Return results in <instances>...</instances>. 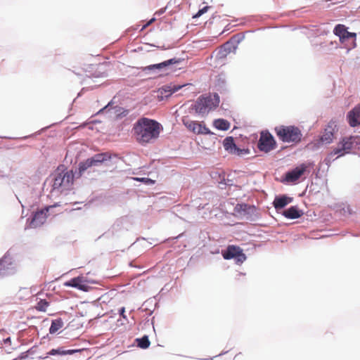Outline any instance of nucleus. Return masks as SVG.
<instances>
[{"label": "nucleus", "mask_w": 360, "mask_h": 360, "mask_svg": "<svg viewBox=\"0 0 360 360\" xmlns=\"http://www.w3.org/2000/svg\"><path fill=\"white\" fill-rule=\"evenodd\" d=\"M162 130V125L147 117L139 119L133 127L134 136L138 143L146 145L156 140Z\"/></svg>", "instance_id": "obj_1"}, {"label": "nucleus", "mask_w": 360, "mask_h": 360, "mask_svg": "<svg viewBox=\"0 0 360 360\" xmlns=\"http://www.w3.org/2000/svg\"><path fill=\"white\" fill-rule=\"evenodd\" d=\"M360 146V136L342 137L337 146L328 154L325 161L330 164L332 161L346 154L353 153Z\"/></svg>", "instance_id": "obj_2"}, {"label": "nucleus", "mask_w": 360, "mask_h": 360, "mask_svg": "<svg viewBox=\"0 0 360 360\" xmlns=\"http://www.w3.org/2000/svg\"><path fill=\"white\" fill-rule=\"evenodd\" d=\"M219 96L217 94L212 96H200L197 98L192 108L197 114L204 116L214 110L219 105Z\"/></svg>", "instance_id": "obj_3"}, {"label": "nucleus", "mask_w": 360, "mask_h": 360, "mask_svg": "<svg viewBox=\"0 0 360 360\" xmlns=\"http://www.w3.org/2000/svg\"><path fill=\"white\" fill-rule=\"evenodd\" d=\"M278 138L283 142L298 143L301 141L302 134L300 129L295 126H278L275 127Z\"/></svg>", "instance_id": "obj_4"}, {"label": "nucleus", "mask_w": 360, "mask_h": 360, "mask_svg": "<svg viewBox=\"0 0 360 360\" xmlns=\"http://www.w3.org/2000/svg\"><path fill=\"white\" fill-rule=\"evenodd\" d=\"M74 182V173L72 170H66L56 174L53 182V189L60 192L69 191L72 188Z\"/></svg>", "instance_id": "obj_5"}, {"label": "nucleus", "mask_w": 360, "mask_h": 360, "mask_svg": "<svg viewBox=\"0 0 360 360\" xmlns=\"http://www.w3.org/2000/svg\"><path fill=\"white\" fill-rule=\"evenodd\" d=\"M18 271V266L14 259L7 252L0 259V280L13 276Z\"/></svg>", "instance_id": "obj_6"}, {"label": "nucleus", "mask_w": 360, "mask_h": 360, "mask_svg": "<svg viewBox=\"0 0 360 360\" xmlns=\"http://www.w3.org/2000/svg\"><path fill=\"white\" fill-rule=\"evenodd\" d=\"M333 32L336 36L339 37L341 43L346 42L347 39H351L349 44H347L349 48H354L356 46V34L348 32L344 25L339 24L336 25Z\"/></svg>", "instance_id": "obj_7"}, {"label": "nucleus", "mask_w": 360, "mask_h": 360, "mask_svg": "<svg viewBox=\"0 0 360 360\" xmlns=\"http://www.w3.org/2000/svg\"><path fill=\"white\" fill-rule=\"evenodd\" d=\"M276 146V142L274 136L269 131L261 132L260 137L257 143L259 150L264 153H269L274 150Z\"/></svg>", "instance_id": "obj_8"}, {"label": "nucleus", "mask_w": 360, "mask_h": 360, "mask_svg": "<svg viewBox=\"0 0 360 360\" xmlns=\"http://www.w3.org/2000/svg\"><path fill=\"white\" fill-rule=\"evenodd\" d=\"M183 124L191 131L196 134H210V129L202 122L190 120L187 117L182 119Z\"/></svg>", "instance_id": "obj_9"}, {"label": "nucleus", "mask_w": 360, "mask_h": 360, "mask_svg": "<svg viewBox=\"0 0 360 360\" xmlns=\"http://www.w3.org/2000/svg\"><path fill=\"white\" fill-rule=\"evenodd\" d=\"M338 126L336 122L330 120L326 125L322 136H321V141L325 143H330L333 142L335 134L338 131Z\"/></svg>", "instance_id": "obj_10"}, {"label": "nucleus", "mask_w": 360, "mask_h": 360, "mask_svg": "<svg viewBox=\"0 0 360 360\" xmlns=\"http://www.w3.org/2000/svg\"><path fill=\"white\" fill-rule=\"evenodd\" d=\"M221 254L224 259H233L236 264H242L246 259V256L243 252V249H225L222 250Z\"/></svg>", "instance_id": "obj_11"}, {"label": "nucleus", "mask_w": 360, "mask_h": 360, "mask_svg": "<svg viewBox=\"0 0 360 360\" xmlns=\"http://www.w3.org/2000/svg\"><path fill=\"white\" fill-rule=\"evenodd\" d=\"M307 167V165L302 164L292 170L288 172L285 175V180L290 183L297 181L304 174Z\"/></svg>", "instance_id": "obj_12"}, {"label": "nucleus", "mask_w": 360, "mask_h": 360, "mask_svg": "<svg viewBox=\"0 0 360 360\" xmlns=\"http://www.w3.org/2000/svg\"><path fill=\"white\" fill-rule=\"evenodd\" d=\"M50 207H47L44 210L35 212L29 224V227L34 229L42 225L46 221L47 217L46 213Z\"/></svg>", "instance_id": "obj_13"}, {"label": "nucleus", "mask_w": 360, "mask_h": 360, "mask_svg": "<svg viewBox=\"0 0 360 360\" xmlns=\"http://www.w3.org/2000/svg\"><path fill=\"white\" fill-rule=\"evenodd\" d=\"M65 286L77 288L78 290L87 292L89 286L86 283V279L83 276L75 277L65 283Z\"/></svg>", "instance_id": "obj_14"}, {"label": "nucleus", "mask_w": 360, "mask_h": 360, "mask_svg": "<svg viewBox=\"0 0 360 360\" xmlns=\"http://www.w3.org/2000/svg\"><path fill=\"white\" fill-rule=\"evenodd\" d=\"M347 120L351 127L360 124V106L355 107L348 112Z\"/></svg>", "instance_id": "obj_15"}, {"label": "nucleus", "mask_w": 360, "mask_h": 360, "mask_svg": "<svg viewBox=\"0 0 360 360\" xmlns=\"http://www.w3.org/2000/svg\"><path fill=\"white\" fill-rule=\"evenodd\" d=\"M180 63V60L179 59L172 58V59L165 60V61H164L162 63H158V64H154V65H150L146 66L144 68V70H162L163 68H165L166 67H168L169 65H174V64H177V63Z\"/></svg>", "instance_id": "obj_16"}, {"label": "nucleus", "mask_w": 360, "mask_h": 360, "mask_svg": "<svg viewBox=\"0 0 360 360\" xmlns=\"http://www.w3.org/2000/svg\"><path fill=\"white\" fill-rule=\"evenodd\" d=\"M224 149L231 154H240V150L235 144L234 139L231 136L226 137L223 141Z\"/></svg>", "instance_id": "obj_17"}, {"label": "nucleus", "mask_w": 360, "mask_h": 360, "mask_svg": "<svg viewBox=\"0 0 360 360\" xmlns=\"http://www.w3.org/2000/svg\"><path fill=\"white\" fill-rule=\"evenodd\" d=\"M254 210L253 206L248 205V204L241 203L237 204L234 207V212L240 216H245L249 214Z\"/></svg>", "instance_id": "obj_18"}, {"label": "nucleus", "mask_w": 360, "mask_h": 360, "mask_svg": "<svg viewBox=\"0 0 360 360\" xmlns=\"http://www.w3.org/2000/svg\"><path fill=\"white\" fill-rule=\"evenodd\" d=\"M292 199L285 195L275 198L273 205L276 210H281L285 207L291 202Z\"/></svg>", "instance_id": "obj_19"}, {"label": "nucleus", "mask_w": 360, "mask_h": 360, "mask_svg": "<svg viewBox=\"0 0 360 360\" xmlns=\"http://www.w3.org/2000/svg\"><path fill=\"white\" fill-rule=\"evenodd\" d=\"M111 155L109 153H98L91 158L94 166H98L105 161L110 160Z\"/></svg>", "instance_id": "obj_20"}, {"label": "nucleus", "mask_w": 360, "mask_h": 360, "mask_svg": "<svg viewBox=\"0 0 360 360\" xmlns=\"http://www.w3.org/2000/svg\"><path fill=\"white\" fill-rule=\"evenodd\" d=\"M283 214L286 218L294 219L301 217L302 212L296 207L292 206L290 208L285 210Z\"/></svg>", "instance_id": "obj_21"}, {"label": "nucleus", "mask_w": 360, "mask_h": 360, "mask_svg": "<svg viewBox=\"0 0 360 360\" xmlns=\"http://www.w3.org/2000/svg\"><path fill=\"white\" fill-rule=\"evenodd\" d=\"M64 325L63 321L61 318H58L51 321V324L49 328V333L51 334L56 333Z\"/></svg>", "instance_id": "obj_22"}, {"label": "nucleus", "mask_w": 360, "mask_h": 360, "mask_svg": "<svg viewBox=\"0 0 360 360\" xmlns=\"http://www.w3.org/2000/svg\"><path fill=\"white\" fill-rule=\"evenodd\" d=\"M94 165L91 159L90 158H88L86 159V160L84 161H82L81 162H79V176H82V174L86 171L89 168L91 167H94Z\"/></svg>", "instance_id": "obj_23"}, {"label": "nucleus", "mask_w": 360, "mask_h": 360, "mask_svg": "<svg viewBox=\"0 0 360 360\" xmlns=\"http://www.w3.org/2000/svg\"><path fill=\"white\" fill-rule=\"evenodd\" d=\"M214 126L220 130H228L230 127V123L224 119H217L214 122Z\"/></svg>", "instance_id": "obj_24"}, {"label": "nucleus", "mask_w": 360, "mask_h": 360, "mask_svg": "<svg viewBox=\"0 0 360 360\" xmlns=\"http://www.w3.org/2000/svg\"><path fill=\"white\" fill-rule=\"evenodd\" d=\"M136 342L137 346L139 348H141L143 349L148 348L150 345V342L149 340L148 335H143L142 338H136Z\"/></svg>", "instance_id": "obj_25"}, {"label": "nucleus", "mask_w": 360, "mask_h": 360, "mask_svg": "<svg viewBox=\"0 0 360 360\" xmlns=\"http://www.w3.org/2000/svg\"><path fill=\"white\" fill-rule=\"evenodd\" d=\"M49 305V302H47L46 300L41 299L37 304L36 309L39 311H46Z\"/></svg>", "instance_id": "obj_26"}, {"label": "nucleus", "mask_w": 360, "mask_h": 360, "mask_svg": "<svg viewBox=\"0 0 360 360\" xmlns=\"http://www.w3.org/2000/svg\"><path fill=\"white\" fill-rule=\"evenodd\" d=\"M47 355H64V349L62 347L52 349L47 353Z\"/></svg>", "instance_id": "obj_27"}, {"label": "nucleus", "mask_w": 360, "mask_h": 360, "mask_svg": "<svg viewBox=\"0 0 360 360\" xmlns=\"http://www.w3.org/2000/svg\"><path fill=\"white\" fill-rule=\"evenodd\" d=\"M135 181H141L146 185H153L155 184V181L149 178H134Z\"/></svg>", "instance_id": "obj_28"}, {"label": "nucleus", "mask_w": 360, "mask_h": 360, "mask_svg": "<svg viewBox=\"0 0 360 360\" xmlns=\"http://www.w3.org/2000/svg\"><path fill=\"white\" fill-rule=\"evenodd\" d=\"M210 6H205L202 8L200 9L196 14H195L193 18H196L201 16L202 14L205 13L210 8Z\"/></svg>", "instance_id": "obj_29"}, {"label": "nucleus", "mask_w": 360, "mask_h": 360, "mask_svg": "<svg viewBox=\"0 0 360 360\" xmlns=\"http://www.w3.org/2000/svg\"><path fill=\"white\" fill-rule=\"evenodd\" d=\"M78 352H79V349H67V350L64 349V355L73 354Z\"/></svg>", "instance_id": "obj_30"}, {"label": "nucleus", "mask_w": 360, "mask_h": 360, "mask_svg": "<svg viewBox=\"0 0 360 360\" xmlns=\"http://www.w3.org/2000/svg\"><path fill=\"white\" fill-rule=\"evenodd\" d=\"M119 314L120 316H122L123 319H127V316L125 315V308L121 307L119 309Z\"/></svg>", "instance_id": "obj_31"}, {"label": "nucleus", "mask_w": 360, "mask_h": 360, "mask_svg": "<svg viewBox=\"0 0 360 360\" xmlns=\"http://www.w3.org/2000/svg\"><path fill=\"white\" fill-rule=\"evenodd\" d=\"M181 86H174L172 89L169 90V92H170V94H172V93H174L176 91H177L179 89H181Z\"/></svg>", "instance_id": "obj_32"}, {"label": "nucleus", "mask_w": 360, "mask_h": 360, "mask_svg": "<svg viewBox=\"0 0 360 360\" xmlns=\"http://www.w3.org/2000/svg\"><path fill=\"white\" fill-rule=\"evenodd\" d=\"M4 344L7 345V344H11V338L8 337V338H6V339L4 340Z\"/></svg>", "instance_id": "obj_33"}, {"label": "nucleus", "mask_w": 360, "mask_h": 360, "mask_svg": "<svg viewBox=\"0 0 360 360\" xmlns=\"http://www.w3.org/2000/svg\"><path fill=\"white\" fill-rule=\"evenodd\" d=\"M350 41H351V39H347L346 42L343 43L345 44V46H346V48L348 49H352V48H349L348 46L347 45V44H349Z\"/></svg>", "instance_id": "obj_34"}, {"label": "nucleus", "mask_w": 360, "mask_h": 360, "mask_svg": "<svg viewBox=\"0 0 360 360\" xmlns=\"http://www.w3.org/2000/svg\"><path fill=\"white\" fill-rule=\"evenodd\" d=\"M210 253L212 254V255H214V254H219V249H216L214 251H211Z\"/></svg>", "instance_id": "obj_35"}, {"label": "nucleus", "mask_w": 360, "mask_h": 360, "mask_svg": "<svg viewBox=\"0 0 360 360\" xmlns=\"http://www.w3.org/2000/svg\"><path fill=\"white\" fill-rule=\"evenodd\" d=\"M155 20L154 18L151 19L146 25L143 26V28L149 25L150 23H152Z\"/></svg>", "instance_id": "obj_36"}, {"label": "nucleus", "mask_w": 360, "mask_h": 360, "mask_svg": "<svg viewBox=\"0 0 360 360\" xmlns=\"http://www.w3.org/2000/svg\"><path fill=\"white\" fill-rule=\"evenodd\" d=\"M245 276V274L241 273V272L238 273V274H237V277H236V278H237V279H239V276Z\"/></svg>", "instance_id": "obj_37"}, {"label": "nucleus", "mask_w": 360, "mask_h": 360, "mask_svg": "<svg viewBox=\"0 0 360 360\" xmlns=\"http://www.w3.org/2000/svg\"><path fill=\"white\" fill-rule=\"evenodd\" d=\"M227 248H237V247L235 245H229Z\"/></svg>", "instance_id": "obj_38"}, {"label": "nucleus", "mask_w": 360, "mask_h": 360, "mask_svg": "<svg viewBox=\"0 0 360 360\" xmlns=\"http://www.w3.org/2000/svg\"><path fill=\"white\" fill-rule=\"evenodd\" d=\"M40 358H41V359H47V358H48V356H44V357H41V356Z\"/></svg>", "instance_id": "obj_39"}, {"label": "nucleus", "mask_w": 360, "mask_h": 360, "mask_svg": "<svg viewBox=\"0 0 360 360\" xmlns=\"http://www.w3.org/2000/svg\"><path fill=\"white\" fill-rule=\"evenodd\" d=\"M2 330H4V329H0V333H1Z\"/></svg>", "instance_id": "obj_40"}]
</instances>
